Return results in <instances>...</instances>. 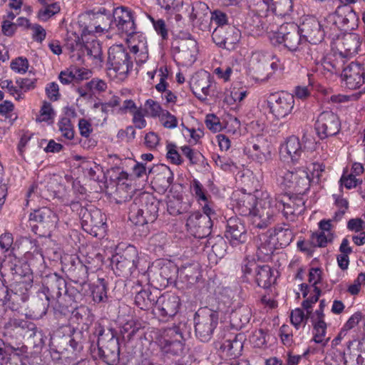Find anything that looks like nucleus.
Segmentation results:
<instances>
[{
  "label": "nucleus",
  "instance_id": "obj_23",
  "mask_svg": "<svg viewBox=\"0 0 365 365\" xmlns=\"http://www.w3.org/2000/svg\"><path fill=\"white\" fill-rule=\"evenodd\" d=\"M274 59L270 64L269 63L268 59L266 56L261 53H255L252 56V68L255 71V73L257 74V79H259L261 81H267L271 76V73H268L264 78H260L262 76V71L265 70L269 67V66L272 68L273 71H277L278 69L282 68V64L280 63V61L277 58H273Z\"/></svg>",
  "mask_w": 365,
  "mask_h": 365
},
{
  "label": "nucleus",
  "instance_id": "obj_56",
  "mask_svg": "<svg viewBox=\"0 0 365 365\" xmlns=\"http://www.w3.org/2000/svg\"><path fill=\"white\" fill-rule=\"evenodd\" d=\"M160 120L166 128H175L178 125V120L176 117L172 115L169 111L165 110L159 116Z\"/></svg>",
  "mask_w": 365,
  "mask_h": 365
},
{
  "label": "nucleus",
  "instance_id": "obj_5",
  "mask_svg": "<svg viewBox=\"0 0 365 365\" xmlns=\"http://www.w3.org/2000/svg\"><path fill=\"white\" fill-rule=\"evenodd\" d=\"M194 320L196 337L203 342L210 341L218 324V313L207 307L200 309Z\"/></svg>",
  "mask_w": 365,
  "mask_h": 365
},
{
  "label": "nucleus",
  "instance_id": "obj_53",
  "mask_svg": "<svg viewBox=\"0 0 365 365\" xmlns=\"http://www.w3.org/2000/svg\"><path fill=\"white\" fill-rule=\"evenodd\" d=\"M183 339H175L172 343L168 345L166 349H161L165 353L173 356H180L184 351Z\"/></svg>",
  "mask_w": 365,
  "mask_h": 365
},
{
  "label": "nucleus",
  "instance_id": "obj_8",
  "mask_svg": "<svg viewBox=\"0 0 365 365\" xmlns=\"http://www.w3.org/2000/svg\"><path fill=\"white\" fill-rule=\"evenodd\" d=\"M299 27L304 41H308L311 45L321 43L326 34H331L329 30L331 28L329 29L315 17L306 18Z\"/></svg>",
  "mask_w": 365,
  "mask_h": 365
},
{
  "label": "nucleus",
  "instance_id": "obj_13",
  "mask_svg": "<svg viewBox=\"0 0 365 365\" xmlns=\"http://www.w3.org/2000/svg\"><path fill=\"white\" fill-rule=\"evenodd\" d=\"M113 18L110 24L113 23L119 32L127 36L135 33V17L133 11L129 8L123 6L115 8L113 11Z\"/></svg>",
  "mask_w": 365,
  "mask_h": 365
},
{
  "label": "nucleus",
  "instance_id": "obj_18",
  "mask_svg": "<svg viewBox=\"0 0 365 365\" xmlns=\"http://www.w3.org/2000/svg\"><path fill=\"white\" fill-rule=\"evenodd\" d=\"M336 24L344 30H353L357 26L359 17L352 7L346 5L337 6L333 16H329Z\"/></svg>",
  "mask_w": 365,
  "mask_h": 365
},
{
  "label": "nucleus",
  "instance_id": "obj_39",
  "mask_svg": "<svg viewBox=\"0 0 365 365\" xmlns=\"http://www.w3.org/2000/svg\"><path fill=\"white\" fill-rule=\"evenodd\" d=\"M271 240H276L281 247L288 246L292 241L294 235L291 230L282 227H276L269 235Z\"/></svg>",
  "mask_w": 365,
  "mask_h": 365
},
{
  "label": "nucleus",
  "instance_id": "obj_50",
  "mask_svg": "<svg viewBox=\"0 0 365 365\" xmlns=\"http://www.w3.org/2000/svg\"><path fill=\"white\" fill-rule=\"evenodd\" d=\"M187 209V205L182 203L181 199L174 198L168 202V211L172 215H178L183 213Z\"/></svg>",
  "mask_w": 365,
  "mask_h": 365
},
{
  "label": "nucleus",
  "instance_id": "obj_59",
  "mask_svg": "<svg viewBox=\"0 0 365 365\" xmlns=\"http://www.w3.org/2000/svg\"><path fill=\"white\" fill-rule=\"evenodd\" d=\"M200 205L202 206V216H207L210 219V222H212L217 218V213L213 202H210L208 199L207 201L200 202Z\"/></svg>",
  "mask_w": 365,
  "mask_h": 365
},
{
  "label": "nucleus",
  "instance_id": "obj_43",
  "mask_svg": "<svg viewBox=\"0 0 365 365\" xmlns=\"http://www.w3.org/2000/svg\"><path fill=\"white\" fill-rule=\"evenodd\" d=\"M334 239L332 232H314L311 235L310 242L314 247H324L329 242H331Z\"/></svg>",
  "mask_w": 365,
  "mask_h": 365
},
{
  "label": "nucleus",
  "instance_id": "obj_24",
  "mask_svg": "<svg viewBox=\"0 0 365 365\" xmlns=\"http://www.w3.org/2000/svg\"><path fill=\"white\" fill-rule=\"evenodd\" d=\"M128 176L126 173L121 172L117 178L114 197L118 204L129 202L130 200H133L132 199V195L134 192V187L128 180Z\"/></svg>",
  "mask_w": 365,
  "mask_h": 365
},
{
  "label": "nucleus",
  "instance_id": "obj_40",
  "mask_svg": "<svg viewBox=\"0 0 365 365\" xmlns=\"http://www.w3.org/2000/svg\"><path fill=\"white\" fill-rule=\"evenodd\" d=\"M157 296H154L148 289H143L135 297V304L140 309L147 310L155 304Z\"/></svg>",
  "mask_w": 365,
  "mask_h": 365
},
{
  "label": "nucleus",
  "instance_id": "obj_3",
  "mask_svg": "<svg viewBox=\"0 0 365 365\" xmlns=\"http://www.w3.org/2000/svg\"><path fill=\"white\" fill-rule=\"evenodd\" d=\"M272 45L279 46L284 44L290 51H301L304 46H307L299 27L294 24H282L277 32H273L269 36Z\"/></svg>",
  "mask_w": 365,
  "mask_h": 365
},
{
  "label": "nucleus",
  "instance_id": "obj_2",
  "mask_svg": "<svg viewBox=\"0 0 365 365\" xmlns=\"http://www.w3.org/2000/svg\"><path fill=\"white\" fill-rule=\"evenodd\" d=\"M159 204L153 195L140 193L129 204V220L136 225L153 222L158 217Z\"/></svg>",
  "mask_w": 365,
  "mask_h": 365
},
{
  "label": "nucleus",
  "instance_id": "obj_28",
  "mask_svg": "<svg viewBox=\"0 0 365 365\" xmlns=\"http://www.w3.org/2000/svg\"><path fill=\"white\" fill-rule=\"evenodd\" d=\"M31 287V283L26 282H20L15 285L12 293L8 294V300L10 302V308L12 310L17 311L20 308L21 304L29 299V289Z\"/></svg>",
  "mask_w": 365,
  "mask_h": 365
},
{
  "label": "nucleus",
  "instance_id": "obj_26",
  "mask_svg": "<svg viewBox=\"0 0 365 365\" xmlns=\"http://www.w3.org/2000/svg\"><path fill=\"white\" fill-rule=\"evenodd\" d=\"M153 178V182L161 191L167 190L173 180V174L169 167L159 164L148 170V173H157Z\"/></svg>",
  "mask_w": 365,
  "mask_h": 365
},
{
  "label": "nucleus",
  "instance_id": "obj_51",
  "mask_svg": "<svg viewBox=\"0 0 365 365\" xmlns=\"http://www.w3.org/2000/svg\"><path fill=\"white\" fill-rule=\"evenodd\" d=\"M260 265L254 260L245 259L242 264V271L243 272L244 278L246 280L250 279V277H255L258 268Z\"/></svg>",
  "mask_w": 365,
  "mask_h": 365
},
{
  "label": "nucleus",
  "instance_id": "obj_4",
  "mask_svg": "<svg viewBox=\"0 0 365 365\" xmlns=\"http://www.w3.org/2000/svg\"><path fill=\"white\" fill-rule=\"evenodd\" d=\"M108 69L115 76L125 79L132 70L133 63L128 50L122 45H114L108 49Z\"/></svg>",
  "mask_w": 365,
  "mask_h": 365
},
{
  "label": "nucleus",
  "instance_id": "obj_55",
  "mask_svg": "<svg viewBox=\"0 0 365 365\" xmlns=\"http://www.w3.org/2000/svg\"><path fill=\"white\" fill-rule=\"evenodd\" d=\"M145 111L152 117L155 118L160 116L163 110L160 105L153 99H148L145 103Z\"/></svg>",
  "mask_w": 365,
  "mask_h": 365
},
{
  "label": "nucleus",
  "instance_id": "obj_48",
  "mask_svg": "<svg viewBox=\"0 0 365 365\" xmlns=\"http://www.w3.org/2000/svg\"><path fill=\"white\" fill-rule=\"evenodd\" d=\"M58 126L62 136L68 140H71L73 138L74 130L70 118L68 117L61 118L58 123Z\"/></svg>",
  "mask_w": 365,
  "mask_h": 365
},
{
  "label": "nucleus",
  "instance_id": "obj_16",
  "mask_svg": "<svg viewBox=\"0 0 365 365\" xmlns=\"http://www.w3.org/2000/svg\"><path fill=\"white\" fill-rule=\"evenodd\" d=\"M341 77L346 88L356 90L365 83V71L361 64L351 62L343 69Z\"/></svg>",
  "mask_w": 365,
  "mask_h": 365
},
{
  "label": "nucleus",
  "instance_id": "obj_19",
  "mask_svg": "<svg viewBox=\"0 0 365 365\" xmlns=\"http://www.w3.org/2000/svg\"><path fill=\"white\" fill-rule=\"evenodd\" d=\"M180 299L175 294H164L157 297L155 314L161 317H172L178 312Z\"/></svg>",
  "mask_w": 365,
  "mask_h": 365
},
{
  "label": "nucleus",
  "instance_id": "obj_60",
  "mask_svg": "<svg viewBox=\"0 0 365 365\" xmlns=\"http://www.w3.org/2000/svg\"><path fill=\"white\" fill-rule=\"evenodd\" d=\"M211 20L213 21L217 26H231L228 24L227 14L219 9H216L211 13Z\"/></svg>",
  "mask_w": 365,
  "mask_h": 365
},
{
  "label": "nucleus",
  "instance_id": "obj_37",
  "mask_svg": "<svg viewBox=\"0 0 365 365\" xmlns=\"http://www.w3.org/2000/svg\"><path fill=\"white\" fill-rule=\"evenodd\" d=\"M93 334L98 337L97 346L107 344L111 341H118L116 331L112 328L105 329L100 323H96L93 329Z\"/></svg>",
  "mask_w": 365,
  "mask_h": 365
},
{
  "label": "nucleus",
  "instance_id": "obj_15",
  "mask_svg": "<svg viewBox=\"0 0 365 365\" xmlns=\"http://www.w3.org/2000/svg\"><path fill=\"white\" fill-rule=\"evenodd\" d=\"M225 237L232 247L245 243L248 235L244 221L237 217L229 218L227 221Z\"/></svg>",
  "mask_w": 365,
  "mask_h": 365
},
{
  "label": "nucleus",
  "instance_id": "obj_34",
  "mask_svg": "<svg viewBox=\"0 0 365 365\" xmlns=\"http://www.w3.org/2000/svg\"><path fill=\"white\" fill-rule=\"evenodd\" d=\"M175 339H183L182 334L177 326L160 329L156 338L160 349H166Z\"/></svg>",
  "mask_w": 365,
  "mask_h": 365
},
{
  "label": "nucleus",
  "instance_id": "obj_38",
  "mask_svg": "<svg viewBox=\"0 0 365 365\" xmlns=\"http://www.w3.org/2000/svg\"><path fill=\"white\" fill-rule=\"evenodd\" d=\"M257 285L264 289L269 288L274 282L275 278L273 272L269 265H260L255 274Z\"/></svg>",
  "mask_w": 365,
  "mask_h": 365
},
{
  "label": "nucleus",
  "instance_id": "obj_54",
  "mask_svg": "<svg viewBox=\"0 0 365 365\" xmlns=\"http://www.w3.org/2000/svg\"><path fill=\"white\" fill-rule=\"evenodd\" d=\"M290 320L293 326L297 329L306 324L307 318L304 312L302 309L297 308L291 312Z\"/></svg>",
  "mask_w": 365,
  "mask_h": 365
},
{
  "label": "nucleus",
  "instance_id": "obj_31",
  "mask_svg": "<svg viewBox=\"0 0 365 365\" xmlns=\"http://www.w3.org/2000/svg\"><path fill=\"white\" fill-rule=\"evenodd\" d=\"M76 46H79V54L77 58L79 61H82V55L85 52H86L88 56L95 60L96 63L103 61L102 47L99 41L93 39L91 41H87L85 44L77 43Z\"/></svg>",
  "mask_w": 365,
  "mask_h": 365
},
{
  "label": "nucleus",
  "instance_id": "obj_29",
  "mask_svg": "<svg viewBox=\"0 0 365 365\" xmlns=\"http://www.w3.org/2000/svg\"><path fill=\"white\" fill-rule=\"evenodd\" d=\"M98 354L100 359L108 365H116L120 357L118 341H111L110 343L98 346Z\"/></svg>",
  "mask_w": 365,
  "mask_h": 365
},
{
  "label": "nucleus",
  "instance_id": "obj_17",
  "mask_svg": "<svg viewBox=\"0 0 365 365\" xmlns=\"http://www.w3.org/2000/svg\"><path fill=\"white\" fill-rule=\"evenodd\" d=\"M187 231L197 238H204L211 233L212 222L207 216H202L200 212L189 215L186 221Z\"/></svg>",
  "mask_w": 365,
  "mask_h": 365
},
{
  "label": "nucleus",
  "instance_id": "obj_27",
  "mask_svg": "<svg viewBox=\"0 0 365 365\" xmlns=\"http://www.w3.org/2000/svg\"><path fill=\"white\" fill-rule=\"evenodd\" d=\"M178 51L179 58L186 65L193 63L197 53V41L189 34L186 40H182L175 48Z\"/></svg>",
  "mask_w": 365,
  "mask_h": 365
},
{
  "label": "nucleus",
  "instance_id": "obj_9",
  "mask_svg": "<svg viewBox=\"0 0 365 365\" xmlns=\"http://www.w3.org/2000/svg\"><path fill=\"white\" fill-rule=\"evenodd\" d=\"M113 269L118 275H128L133 273L138 267V253L133 246L128 247L123 254H117L112 258Z\"/></svg>",
  "mask_w": 365,
  "mask_h": 365
},
{
  "label": "nucleus",
  "instance_id": "obj_42",
  "mask_svg": "<svg viewBox=\"0 0 365 365\" xmlns=\"http://www.w3.org/2000/svg\"><path fill=\"white\" fill-rule=\"evenodd\" d=\"M83 222L93 227H101L105 224L101 212L99 210L88 211L86 210L83 214Z\"/></svg>",
  "mask_w": 365,
  "mask_h": 365
},
{
  "label": "nucleus",
  "instance_id": "obj_36",
  "mask_svg": "<svg viewBox=\"0 0 365 365\" xmlns=\"http://www.w3.org/2000/svg\"><path fill=\"white\" fill-rule=\"evenodd\" d=\"M46 284L47 291L55 293L56 298H59L63 294H67L69 292L67 289L66 280L56 273L47 277Z\"/></svg>",
  "mask_w": 365,
  "mask_h": 365
},
{
  "label": "nucleus",
  "instance_id": "obj_49",
  "mask_svg": "<svg viewBox=\"0 0 365 365\" xmlns=\"http://www.w3.org/2000/svg\"><path fill=\"white\" fill-rule=\"evenodd\" d=\"M64 180L68 187L71 186L73 193L76 195V198L79 199L81 197H83L86 195V188L81 185L79 180L74 179L69 175H65Z\"/></svg>",
  "mask_w": 365,
  "mask_h": 365
},
{
  "label": "nucleus",
  "instance_id": "obj_35",
  "mask_svg": "<svg viewBox=\"0 0 365 365\" xmlns=\"http://www.w3.org/2000/svg\"><path fill=\"white\" fill-rule=\"evenodd\" d=\"M252 310L245 306L232 312L230 314L231 326L235 329H241L247 325L252 318Z\"/></svg>",
  "mask_w": 365,
  "mask_h": 365
},
{
  "label": "nucleus",
  "instance_id": "obj_10",
  "mask_svg": "<svg viewBox=\"0 0 365 365\" xmlns=\"http://www.w3.org/2000/svg\"><path fill=\"white\" fill-rule=\"evenodd\" d=\"M315 129L319 138L323 140L338 134L341 122L338 115L332 111H324L317 119Z\"/></svg>",
  "mask_w": 365,
  "mask_h": 365
},
{
  "label": "nucleus",
  "instance_id": "obj_46",
  "mask_svg": "<svg viewBox=\"0 0 365 365\" xmlns=\"http://www.w3.org/2000/svg\"><path fill=\"white\" fill-rule=\"evenodd\" d=\"M190 189L192 196L195 197L199 203L207 201L209 199L210 195L207 193L203 185L197 180L194 179L191 181Z\"/></svg>",
  "mask_w": 365,
  "mask_h": 365
},
{
  "label": "nucleus",
  "instance_id": "obj_47",
  "mask_svg": "<svg viewBox=\"0 0 365 365\" xmlns=\"http://www.w3.org/2000/svg\"><path fill=\"white\" fill-rule=\"evenodd\" d=\"M130 51L136 55L135 59L138 63H145L148 58V50L146 42L141 40L138 44L131 46Z\"/></svg>",
  "mask_w": 365,
  "mask_h": 365
},
{
  "label": "nucleus",
  "instance_id": "obj_21",
  "mask_svg": "<svg viewBox=\"0 0 365 365\" xmlns=\"http://www.w3.org/2000/svg\"><path fill=\"white\" fill-rule=\"evenodd\" d=\"M234 194V210L240 215L249 217L252 220L254 210L257 203L256 197L251 194Z\"/></svg>",
  "mask_w": 365,
  "mask_h": 365
},
{
  "label": "nucleus",
  "instance_id": "obj_64",
  "mask_svg": "<svg viewBox=\"0 0 365 365\" xmlns=\"http://www.w3.org/2000/svg\"><path fill=\"white\" fill-rule=\"evenodd\" d=\"M365 284V272H361L359 274L356 279L354 281V283L349 286L348 292L351 295H356L359 294L361 290V287Z\"/></svg>",
  "mask_w": 365,
  "mask_h": 365
},
{
  "label": "nucleus",
  "instance_id": "obj_12",
  "mask_svg": "<svg viewBox=\"0 0 365 365\" xmlns=\"http://www.w3.org/2000/svg\"><path fill=\"white\" fill-rule=\"evenodd\" d=\"M279 209L282 208L284 215L287 218L299 215L305 210V200L303 195L284 194L276 197Z\"/></svg>",
  "mask_w": 365,
  "mask_h": 365
},
{
  "label": "nucleus",
  "instance_id": "obj_20",
  "mask_svg": "<svg viewBox=\"0 0 365 365\" xmlns=\"http://www.w3.org/2000/svg\"><path fill=\"white\" fill-rule=\"evenodd\" d=\"M361 40L358 34L346 33L339 39V55L341 58H350L358 53Z\"/></svg>",
  "mask_w": 365,
  "mask_h": 365
},
{
  "label": "nucleus",
  "instance_id": "obj_11",
  "mask_svg": "<svg viewBox=\"0 0 365 365\" xmlns=\"http://www.w3.org/2000/svg\"><path fill=\"white\" fill-rule=\"evenodd\" d=\"M240 31L234 26H217L212 34L213 42L219 47L234 50L240 42Z\"/></svg>",
  "mask_w": 365,
  "mask_h": 365
},
{
  "label": "nucleus",
  "instance_id": "obj_33",
  "mask_svg": "<svg viewBox=\"0 0 365 365\" xmlns=\"http://www.w3.org/2000/svg\"><path fill=\"white\" fill-rule=\"evenodd\" d=\"M26 352V346L15 347L0 339V365H17V364H12L9 362V360L11 359V356L14 354V356L19 357Z\"/></svg>",
  "mask_w": 365,
  "mask_h": 365
},
{
  "label": "nucleus",
  "instance_id": "obj_25",
  "mask_svg": "<svg viewBox=\"0 0 365 365\" xmlns=\"http://www.w3.org/2000/svg\"><path fill=\"white\" fill-rule=\"evenodd\" d=\"M307 153L308 151L302 149L299 138L294 135L288 138L285 143L282 145L279 149L281 158H289L291 160L309 158L307 155Z\"/></svg>",
  "mask_w": 365,
  "mask_h": 365
},
{
  "label": "nucleus",
  "instance_id": "obj_58",
  "mask_svg": "<svg viewBox=\"0 0 365 365\" xmlns=\"http://www.w3.org/2000/svg\"><path fill=\"white\" fill-rule=\"evenodd\" d=\"M11 68L16 73H25L29 68V61L26 58H16L11 61Z\"/></svg>",
  "mask_w": 365,
  "mask_h": 365
},
{
  "label": "nucleus",
  "instance_id": "obj_1",
  "mask_svg": "<svg viewBox=\"0 0 365 365\" xmlns=\"http://www.w3.org/2000/svg\"><path fill=\"white\" fill-rule=\"evenodd\" d=\"M324 171L323 163L311 161L305 167L299 168L294 172L281 170L279 175L282 178V184L285 187L303 195L309 190L312 182L316 180L319 182Z\"/></svg>",
  "mask_w": 365,
  "mask_h": 365
},
{
  "label": "nucleus",
  "instance_id": "obj_57",
  "mask_svg": "<svg viewBox=\"0 0 365 365\" xmlns=\"http://www.w3.org/2000/svg\"><path fill=\"white\" fill-rule=\"evenodd\" d=\"M150 19L157 34L160 35L163 40L168 39V30L165 21L162 19L155 20L153 17H150Z\"/></svg>",
  "mask_w": 365,
  "mask_h": 365
},
{
  "label": "nucleus",
  "instance_id": "obj_61",
  "mask_svg": "<svg viewBox=\"0 0 365 365\" xmlns=\"http://www.w3.org/2000/svg\"><path fill=\"white\" fill-rule=\"evenodd\" d=\"M37 79L36 78H18L16 79V84L19 86V89L20 91L27 92L29 91L33 90L36 87Z\"/></svg>",
  "mask_w": 365,
  "mask_h": 365
},
{
  "label": "nucleus",
  "instance_id": "obj_62",
  "mask_svg": "<svg viewBox=\"0 0 365 365\" xmlns=\"http://www.w3.org/2000/svg\"><path fill=\"white\" fill-rule=\"evenodd\" d=\"M250 341L255 346L261 347L266 344V334L262 329H257L250 336Z\"/></svg>",
  "mask_w": 365,
  "mask_h": 365
},
{
  "label": "nucleus",
  "instance_id": "obj_14",
  "mask_svg": "<svg viewBox=\"0 0 365 365\" xmlns=\"http://www.w3.org/2000/svg\"><path fill=\"white\" fill-rule=\"evenodd\" d=\"M340 359L345 365H365V338L349 341Z\"/></svg>",
  "mask_w": 365,
  "mask_h": 365
},
{
  "label": "nucleus",
  "instance_id": "obj_7",
  "mask_svg": "<svg viewBox=\"0 0 365 365\" xmlns=\"http://www.w3.org/2000/svg\"><path fill=\"white\" fill-rule=\"evenodd\" d=\"M267 104L275 118L282 119L288 115L294 108V96L287 93H270L267 98Z\"/></svg>",
  "mask_w": 365,
  "mask_h": 365
},
{
  "label": "nucleus",
  "instance_id": "obj_30",
  "mask_svg": "<svg viewBox=\"0 0 365 365\" xmlns=\"http://www.w3.org/2000/svg\"><path fill=\"white\" fill-rule=\"evenodd\" d=\"M29 218L30 220L38 222L47 228L55 227L58 221L56 214L47 207L34 210L30 214Z\"/></svg>",
  "mask_w": 365,
  "mask_h": 365
},
{
  "label": "nucleus",
  "instance_id": "obj_6",
  "mask_svg": "<svg viewBox=\"0 0 365 365\" xmlns=\"http://www.w3.org/2000/svg\"><path fill=\"white\" fill-rule=\"evenodd\" d=\"M279 210L276 198L272 199L267 196L260 199L254 210L252 224L257 228H265L274 221Z\"/></svg>",
  "mask_w": 365,
  "mask_h": 365
},
{
  "label": "nucleus",
  "instance_id": "obj_22",
  "mask_svg": "<svg viewBox=\"0 0 365 365\" xmlns=\"http://www.w3.org/2000/svg\"><path fill=\"white\" fill-rule=\"evenodd\" d=\"M212 81L210 74L206 71L197 73L190 82V88L193 94L200 101H204L209 95Z\"/></svg>",
  "mask_w": 365,
  "mask_h": 365
},
{
  "label": "nucleus",
  "instance_id": "obj_52",
  "mask_svg": "<svg viewBox=\"0 0 365 365\" xmlns=\"http://www.w3.org/2000/svg\"><path fill=\"white\" fill-rule=\"evenodd\" d=\"M93 299L95 302L100 303L107 298L106 286L103 279H101L99 284L95 285L92 290Z\"/></svg>",
  "mask_w": 365,
  "mask_h": 365
},
{
  "label": "nucleus",
  "instance_id": "obj_45",
  "mask_svg": "<svg viewBox=\"0 0 365 365\" xmlns=\"http://www.w3.org/2000/svg\"><path fill=\"white\" fill-rule=\"evenodd\" d=\"M56 115V113L51 104L47 101H43L39 111V115L36 118L37 122H46L48 124L52 123Z\"/></svg>",
  "mask_w": 365,
  "mask_h": 365
},
{
  "label": "nucleus",
  "instance_id": "obj_63",
  "mask_svg": "<svg viewBox=\"0 0 365 365\" xmlns=\"http://www.w3.org/2000/svg\"><path fill=\"white\" fill-rule=\"evenodd\" d=\"M1 86L3 89L6 88L9 93L13 96L16 100H20L23 98L22 93H21L18 87L14 86L12 81H3L1 83Z\"/></svg>",
  "mask_w": 365,
  "mask_h": 365
},
{
  "label": "nucleus",
  "instance_id": "obj_32",
  "mask_svg": "<svg viewBox=\"0 0 365 365\" xmlns=\"http://www.w3.org/2000/svg\"><path fill=\"white\" fill-rule=\"evenodd\" d=\"M243 336L239 334H230L221 345V349L227 356L235 358L241 354L243 349Z\"/></svg>",
  "mask_w": 365,
  "mask_h": 365
},
{
  "label": "nucleus",
  "instance_id": "obj_44",
  "mask_svg": "<svg viewBox=\"0 0 365 365\" xmlns=\"http://www.w3.org/2000/svg\"><path fill=\"white\" fill-rule=\"evenodd\" d=\"M245 152L247 153V157L252 160L267 158V155H270V153L267 151L266 149H262L259 145L252 143L247 144V146L245 149Z\"/></svg>",
  "mask_w": 365,
  "mask_h": 365
},
{
  "label": "nucleus",
  "instance_id": "obj_41",
  "mask_svg": "<svg viewBox=\"0 0 365 365\" xmlns=\"http://www.w3.org/2000/svg\"><path fill=\"white\" fill-rule=\"evenodd\" d=\"M330 337L327 336V324L324 321L314 323L312 340L322 347L325 346Z\"/></svg>",
  "mask_w": 365,
  "mask_h": 365
}]
</instances>
